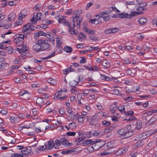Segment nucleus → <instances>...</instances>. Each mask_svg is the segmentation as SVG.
<instances>
[{"label":"nucleus","mask_w":157,"mask_h":157,"mask_svg":"<svg viewBox=\"0 0 157 157\" xmlns=\"http://www.w3.org/2000/svg\"><path fill=\"white\" fill-rule=\"evenodd\" d=\"M16 14L13 13H10L8 16V20L9 21H11L13 20L15 17Z\"/></svg>","instance_id":"2f4dec72"},{"label":"nucleus","mask_w":157,"mask_h":157,"mask_svg":"<svg viewBox=\"0 0 157 157\" xmlns=\"http://www.w3.org/2000/svg\"><path fill=\"white\" fill-rule=\"evenodd\" d=\"M137 6H140L142 7L146 6L147 5V3L141 0H137L136 1V3H135Z\"/></svg>","instance_id":"f3484780"},{"label":"nucleus","mask_w":157,"mask_h":157,"mask_svg":"<svg viewBox=\"0 0 157 157\" xmlns=\"http://www.w3.org/2000/svg\"><path fill=\"white\" fill-rule=\"evenodd\" d=\"M25 38V36L24 34H18L17 38L13 40V42L19 47L16 48L17 50L23 55H26L28 50V48L26 46L23 45L21 42Z\"/></svg>","instance_id":"f257e3e1"},{"label":"nucleus","mask_w":157,"mask_h":157,"mask_svg":"<svg viewBox=\"0 0 157 157\" xmlns=\"http://www.w3.org/2000/svg\"><path fill=\"white\" fill-rule=\"evenodd\" d=\"M23 154L14 153L12 154L11 157H23Z\"/></svg>","instance_id":"79ce46f5"},{"label":"nucleus","mask_w":157,"mask_h":157,"mask_svg":"<svg viewBox=\"0 0 157 157\" xmlns=\"http://www.w3.org/2000/svg\"><path fill=\"white\" fill-rule=\"evenodd\" d=\"M89 22L91 23L92 24L95 25H97L98 23V21H97L96 18L90 19Z\"/></svg>","instance_id":"de8ad7c7"},{"label":"nucleus","mask_w":157,"mask_h":157,"mask_svg":"<svg viewBox=\"0 0 157 157\" xmlns=\"http://www.w3.org/2000/svg\"><path fill=\"white\" fill-rule=\"evenodd\" d=\"M20 96H23V98L25 100H28L29 98L30 94L26 92L25 90H24L20 93Z\"/></svg>","instance_id":"dca6fc26"},{"label":"nucleus","mask_w":157,"mask_h":157,"mask_svg":"<svg viewBox=\"0 0 157 157\" xmlns=\"http://www.w3.org/2000/svg\"><path fill=\"white\" fill-rule=\"evenodd\" d=\"M98 120L96 114L92 117H88L87 118V121L90 123V125L92 126L96 125Z\"/></svg>","instance_id":"0eeeda50"},{"label":"nucleus","mask_w":157,"mask_h":157,"mask_svg":"<svg viewBox=\"0 0 157 157\" xmlns=\"http://www.w3.org/2000/svg\"><path fill=\"white\" fill-rule=\"evenodd\" d=\"M157 119V114H156L154 116L152 117L149 120L150 122H154Z\"/></svg>","instance_id":"3c124183"},{"label":"nucleus","mask_w":157,"mask_h":157,"mask_svg":"<svg viewBox=\"0 0 157 157\" xmlns=\"http://www.w3.org/2000/svg\"><path fill=\"white\" fill-rule=\"evenodd\" d=\"M118 78V77H112V78H111L105 75H102L101 74V78L102 80H104L106 81H109L113 79V78L115 79H117Z\"/></svg>","instance_id":"4468645a"},{"label":"nucleus","mask_w":157,"mask_h":157,"mask_svg":"<svg viewBox=\"0 0 157 157\" xmlns=\"http://www.w3.org/2000/svg\"><path fill=\"white\" fill-rule=\"evenodd\" d=\"M80 115L78 114H75L73 117V120L74 121L78 120Z\"/></svg>","instance_id":"338daca9"},{"label":"nucleus","mask_w":157,"mask_h":157,"mask_svg":"<svg viewBox=\"0 0 157 157\" xmlns=\"http://www.w3.org/2000/svg\"><path fill=\"white\" fill-rule=\"evenodd\" d=\"M89 90L85 89L83 90V92L82 93V94L83 95H85L86 96H87L89 94Z\"/></svg>","instance_id":"bf43d9fd"},{"label":"nucleus","mask_w":157,"mask_h":157,"mask_svg":"<svg viewBox=\"0 0 157 157\" xmlns=\"http://www.w3.org/2000/svg\"><path fill=\"white\" fill-rule=\"evenodd\" d=\"M142 123L140 121L137 122L136 128L138 130L142 128Z\"/></svg>","instance_id":"4c0bfd02"},{"label":"nucleus","mask_w":157,"mask_h":157,"mask_svg":"<svg viewBox=\"0 0 157 157\" xmlns=\"http://www.w3.org/2000/svg\"><path fill=\"white\" fill-rule=\"evenodd\" d=\"M80 58H81L79 62L80 63H83L86 62V59L84 57H81Z\"/></svg>","instance_id":"e2e57ef3"},{"label":"nucleus","mask_w":157,"mask_h":157,"mask_svg":"<svg viewBox=\"0 0 157 157\" xmlns=\"http://www.w3.org/2000/svg\"><path fill=\"white\" fill-rule=\"evenodd\" d=\"M105 113V112H99L97 113L96 115L99 120L103 119V117L106 118L107 117V115Z\"/></svg>","instance_id":"6ab92c4d"},{"label":"nucleus","mask_w":157,"mask_h":157,"mask_svg":"<svg viewBox=\"0 0 157 157\" xmlns=\"http://www.w3.org/2000/svg\"><path fill=\"white\" fill-rule=\"evenodd\" d=\"M108 13L105 12L103 11L101 13L99 14L98 15L96 16V17L97 18L98 17H101L103 18V19L104 18V17H105V16H107L108 15Z\"/></svg>","instance_id":"473e14b6"},{"label":"nucleus","mask_w":157,"mask_h":157,"mask_svg":"<svg viewBox=\"0 0 157 157\" xmlns=\"http://www.w3.org/2000/svg\"><path fill=\"white\" fill-rule=\"evenodd\" d=\"M79 136V137L82 139L83 140L85 138V136H84V134L82 132H78Z\"/></svg>","instance_id":"ea45409f"},{"label":"nucleus","mask_w":157,"mask_h":157,"mask_svg":"<svg viewBox=\"0 0 157 157\" xmlns=\"http://www.w3.org/2000/svg\"><path fill=\"white\" fill-rule=\"evenodd\" d=\"M46 111L47 113H49L51 112L54 113V112H56V111L55 110H52L51 109L48 107L46 109Z\"/></svg>","instance_id":"13d9d810"},{"label":"nucleus","mask_w":157,"mask_h":157,"mask_svg":"<svg viewBox=\"0 0 157 157\" xmlns=\"http://www.w3.org/2000/svg\"><path fill=\"white\" fill-rule=\"evenodd\" d=\"M143 145L142 141H138L135 143V145L136 147L140 146Z\"/></svg>","instance_id":"0e129e2a"},{"label":"nucleus","mask_w":157,"mask_h":157,"mask_svg":"<svg viewBox=\"0 0 157 157\" xmlns=\"http://www.w3.org/2000/svg\"><path fill=\"white\" fill-rule=\"evenodd\" d=\"M62 38L58 37L56 39V46L58 49H62V47L61 45L62 44V40H61Z\"/></svg>","instance_id":"aec40b11"},{"label":"nucleus","mask_w":157,"mask_h":157,"mask_svg":"<svg viewBox=\"0 0 157 157\" xmlns=\"http://www.w3.org/2000/svg\"><path fill=\"white\" fill-rule=\"evenodd\" d=\"M42 17V15L40 13H34L32 19L31 20V21L33 24H35L36 23L37 20H41Z\"/></svg>","instance_id":"6e6552de"},{"label":"nucleus","mask_w":157,"mask_h":157,"mask_svg":"<svg viewBox=\"0 0 157 157\" xmlns=\"http://www.w3.org/2000/svg\"><path fill=\"white\" fill-rule=\"evenodd\" d=\"M80 80V77L79 76H77L75 80L71 81L69 82V84L71 87H74L75 86L78 84Z\"/></svg>","instance_id":"9d476101"},{"label":"nucleus","mask_w":157,"mask_h":157,"mask_svg":"<svg viewBox=\"0 0 157 157\" xmlns=\"http://www.w3.org/2000/svg\"><path fill=\"white\" fill-rule=\"evenodd\" d=\"M84 119H85V117L80 115L78 120V122L80 123V124H83Z\"/></svg>","instance_id":"72a5a7b5"},{"label":"nucleus","mask_w":157,"mask_h":157,"mask_svg":"<svg viewBox=\"0 0 157 157\" xmlns=\"http://www.w3.org/2000/svg\"><path fill=\"white\" fill-rule=\"evenodd\" d=\"M65 16L59 18L58 22L60 23L63 24L65 25L68 27V31L72 34H76L77 32H75V30H72L71 29V25H70L69 23L65 19Z\"/></svg>","instance_id":"7ed1b4c3"},{"label":"nucleus","mask_w":157,"mask_h":157,"mask_svg":"<svg viewBox=\"0 0 157 157\" xmlns=\"http://www.w3.org/2000/svg\"><path fill=\"white\" fill-rule=\"evenodd\" d=\"M133 131H128L126 130L124 136V138H127L131 136L133 134Z\"/></svg>","instance_id":"bb28decb"},{"label":"nucleus","mask_w":157,"mask_h":157,"mask_svg":"<svg viewBox=\"0 0 157 157\" xmlns=\"http://www.w3.org/2000/svg\"><path fill=\"white\" fill-rule=\"evenodd\" d=\"M78 148H73L71 149V150H68L65 151H62V153L63 154H67L69 153H71V152H75V153H78V151H77Z\"/></svg>","instance_id":"412c9836"},{"label":"nucleus","mask_w":157,"mask_h":157,"mask_svg":"<svg viewBox=\"0 0 157 157\" xmlns=\"http://www.w3.org/2000/svg\"><path fill=\"white\" fill-rule=\"evenodd\" d=\"M134 114V112L132 111H125L124 114L126 116H133Z\"/></svg>","instance_id":"a18cd8bd"},{"label":"nucleus","mask_w":157,"mask_h":157,"mask_svg":"<svg viewBox=\"0 0 157 157\" xmlns=\"http://www.w3.org/2000/svg\"><path fill=\"white\" fill-rule=\"evenodd\" d=\"M48 42V40H38V42L40 45L42 51L48 50L50 48V45Z\"/></svg>","instance_id":"423d86ee"},{"label":"nucleus","mask_w":157,"mask_h":157,"mask_svg":"<svg viewBox=\"0 0 157 157\" xmlns=\"http://www.w3.org/2000/svg\"><path fill=\"white\" fill-rule=\"evenodd\" d=\"M141 13H138L136 11H132L130 14L127 13H118L116 15L117 17H118L121 18H129L131 19L134 17L140 14Z\"/></svg>","instance_id":"20e7f679"},{"label":"nucleus","mask_w":157,"mask_h":157,"mask_svg":"<svg viewBox=\"0 0 157 157\" xmlns=\"http://www.w3.org/2000/svg\"><path fill=\"white\" fill-rule=\"evenodd\" d=\"M83 140H82V139L78 137L77 139L75 140V142L76 144L79 145L81 144V142H82Z\"/></svg>","instance_id":"09e8293b"},{"label":"nucleus","mask_w":157,"mask_h":157,"mask_svg":"<svg viewBox=\"0 0 157 157\" xmlns=\"http://www.w3.org/2000/svg\"><path fill=\"white\" fill-rule=\"evenodd\" d=\"M10 122L12 123L15 124L17 122V120H18L16 117H13L10 116Z\"/></svg>","instance_id":"a19ab883"},{"label":"nucleus","mask_w":157,"mask_h":157,"mask_svg":"<svg viewBox=\"0 0 157 157\" xmlns=\"http://www.w3.org/2000/svg\"><path fill=\"white\" fill-rule=\"evenodd\" d=\"M64 50L67 52H70L72 50V48L70 46H65L64 48Z\"/></svg>","instance_id":"e433bc0d"},{"label":"nucleus","mask_w":157,"mask_h":157,"mask_svg":"<svg viewBox=\"0 0 157 157\" xmlns=\"http://www.w3.org/2000/svg\"><path fill=\"white\" fill-rule=\"evenodd\" d=\"M61 140H60L58 139H56L55 141L54 147L56 149H57L59 148L58 146L61 145Z\"/></svg>","instance_id":"cd10ccee"},{"label":"nucleus","mask_w":157,"mask_h":157,"mask_svg":"<svg viewBox=\"0 0 157 157\" xmlns=\"http://www.w3.org/2000/svg\"><path fill=\"white\" fill-rule=\"evenodd\" d=\"M119 29L117 28H112L104 30V33L105 34L114 33L118 32Z\"/></svg>","instance_id":"9b49d317"},{"label":"nucleus","mask_w":157,"mask_h":157,"mask_svg":"<svg viewBox=\"0 0 157 157\" xmlns=\"http://www.w3.org/2000/svg\"><path fill=\"white\" fill-rule=\"evenodd\" d=\"M117 109L122 113L124 114L126 111L124 106L123 105L119 106L118 107Z\"/></svg>","instance_id":"c756f323"},{"label":"nucleus","mask_w":157,"mask_h":157,"mask_svg":"<svg viewBox=\"0 0 157 157\" xmlns=\"http://www.w3.org/2000/svg\"><path fill=\"white\" fill-rule=\"evenodd\" d=\"M147 133L148 132H143L138 135L136 138L137 139H139L140 140L144 139L147 136V135H148Z\"/></svg>","instance_id":"ddd939ff"},{"label":"nucleus","mask_w":157,"mask_h":157,"mask_svg":"<svg viewBox=\"0 0 157 157\" xmlns=\"http://www.w3.org/2000/svg\"><path fill=\"white\" fill-rule=\"evenodd\" d=\"M139 88L138 86H133L132 89L133 92H137L139 90Z\"/></svg>","instance_id":"774afa93"},{"label":"nucleus","mask_w":157,"mask_h":157,"mask_svg":"<svg viewBox=\"0 0 157 157\" xmlns=\"http://www.w3.org/2000/svg\"><path fill=\"white\" fill-rule=\"evenodd\" d=\"M89 38L90 40L95 41H97L98 40V38L94 36H89Z\"/></svg>","instance_id":"052dcab7"},{"label":"nucleus","mask_w":157,"mask_h":157,"mask_svg":"<svg viewBox=\"0 0 157 157\" xmlns=\"http://www.w3.org/2000/svg\"><path fill=\"white\" fill-rule=\"evenodd\" d=\"M82 13L81 10H75L74 11L72 16V25H71V29L72 30H75L74 28L75 27V21L78 22H81L82 20V16H80V13Z\"/></svg>","instance_id":"f03ea898"},{"label":"nucleus","mask_w":157,"mask_h":157,"mask_svg":"<svg viewBox=\"0 0 157 157\" xmlns=\"http://www.w3.org/2000/svg\"><path fill=\"white\" fill-rule=\"evenodd\" d=\"M17 2V1H11L8 2V4L10 6H13Z\"/></svg>","instance_id":"603ef678"},{"label":"nucleus","mask_w":157,"mask_h":157,"mask_svg":"<svg viewBox=\"0 0 157 157\" xmlns=\"http://www.w3.org/2000/svg\"><path fill=\"white\" fill-rule=\"evenodd\" d=\"M125 130L124 128H121L117 132L118 134L121 136H124L125 133Z\"/></svg>","instance_id":"c9c22d12"},{"label":"nucleus","mask_w":157,"mask_h":157,"mask_svg":"<svg viewBox=\"0 0 157 157\" xmlns=\"http://www.w3.org/2000/svg\"><path fill=\"white\" fill-rule=\"evenodd\" d=\"M113 127H111L108 129H105L103 130V133L104 134L106 133H108L109 132L113 130Z\"/></svg>","instance_id":"864d4df0"},{"label":"nucleus","mask_w":157,"mask_h":157,"mask_svg":"<svg viewBox=\"0 0 157 157\" xmlns=\"http://www.w3.org/2000/svg\"><path fill=\"white\" fill-rule=\"evenodd\" d=\"M47 149L46 145H45L44 146H42L38 147L37 148L38 150H40L41 151H44Z\"/></svg>","instance_id":"c03bdc74"},{"label":"nucleus","mask_w":157,"mask_h":157,"mask_svg":"<svg viewBox=\"0 0 157 157\" xmlns=\"http://www.w3.org/2000/svg\"><path fill=\"white\" fill-rule=\"evenodd\" d=\"M138 22L141 25H144L147 22V19L145 18H140L138 20Z\"/></svg>","instance_id":"c85d7f7f"},{"label":"nucleus","mask_w":157,"mask_h":157,"mask_svg":"<svg viewBox=\"0 0 157 157\" xmlns=\"http://www.w3.org/2000/svg\"><path fill=\"white\" fill-rule=\"evenodd\" d=\"M103 66L105 67H107L109 65V64L108 63L107 61L106 60H104L101 62Z\"/></svg>","instance_id":"37998d69"},{"label":"nucleus","mask_w":157,"mask_h":157,"mask_svg":"<svg viewBox=\"0 0 157 157\" xmlns=\"http://www.w3.org/2000/svg\"><path fill=\"white\" fill-rule=\"evenodd\" d=\"M33 49L35 51L39 52L42 51L40 45L38 42L37 44H35L33 46Z\"/></svg>","instance_id":"a211bd4d"},{"label":"nucleus","mask_w":157,"mask_h":157,"mask_svg":"<svg viewBox=\"0 0 157 157\" xmlns=\"http://www.w3.org/2000/svg\"><path fill=\"white\" fill-rule=\"evenodd\" d=\"M59 113L61 115H63L65 114V109L64 108H61L59 110Z\"/></svg>","instance_id":"6e6d98bb"},{"label":"nucleus","mask_w":157,"mask_h":157,"mask_svg":"<svg viewBox=\"0 0 157 157\" xmlns=\"http://www.w3.org/2000/svg\"><path fill=\"white\" fill-rule=\"evenodd\" d=\"M27 13V10L25 9H23L19 13L18 18L19 19H22L26 15Z\"/></svg>","instance_id":"2eb2a0df"},{"label":"nucleus","mask_w":157,"mask_h":157,"mask_svg":"<svg viewBox=\"0 0 157 157\" xmlns=\"http://www.w3.org/2000/svg\"><path fill=\"white\" fill-rule=\"evenodd\" d=\"M78 97H80L81 100L78 101V103L80 106L85 105L88 103V100L86 98H84L83 97L81 93L79 94L78 95Z\"/></svg>","instance_id":"1a4fd4ad"},{"label":"nucleus","mask_w":157,"mask_h":157,"mask_svg":"<svg viewBox=\"0 0 157 157\" xmlns=\"http://www.w3.org/2000/svg\"><path fill=\"white\" fill-rule=\"evenodd\" d=\"M117 102H115L109 107V109L110 111L113 114H114L116 111L117 110Z\"/></svg>","instance_id":"f8f14e48"},{"label":"nucleus","mask_w":157,"mask_h":157,"mask_svg":"<svg viewBox=\"0 0 157 157\" xmlns=\"http://www.w3.org/2000/svg\"><path fill=\"white\" fill-rule=\"evenodd\" d=\"M136 119V118L135 117L132 116L128 119H126V120L128 121H130L135 120Z\"/></svg>","instance_id":"680f3d73"},{"label":"nucleus","mask_w":157,"mask_h":157,"mask_svg":"<svg viewBox=\"0 0 157 157\" xmlns=\"http://www.w3.org/2000/svg\"><path fill=\"white\" fill-rule=\"evenodd\" d=\"M122 154V151H121L120 149L114 153V155L115 156H119Z\"/></svg>","instance_id":"4d7b16f0"},{"label":"nucleus","mask_w":157,"mask_h":157,"mask_svg":"<svg viewBox=\"0 0 157 157\" xmlns=\"http://www.w3.org/2000/svg\"><path fill=\"white\" fill-rule=\"evenodd\" d=\"M21 151L23 154H27L31 152V147L30 146H28L25 148L24 149Z\"/></svg>","instance_id":"393cba45"},{"label":"nucleus","mask_w":157,"mask_h":157,"mask_svg":"<svg viewBox=\"0 0 157 157\" xmlns=\"http://www.w3.org/2000/svg\"><path fill=\"white\" fill-rule=\"evenodd\" d=\"M112 142H108L107 144L105 146V148L106 149H109L113 147V145L112 143Z\"/></svg>","instance_id":"f704fd0d"},{"label":"nucleus","mask_w":157,"mask_h":157,"mask_svg":"<svg viewBox=\"0 0 157 157\" xmlns=\"http://www.w3.org/2000/svg\"><path fill=\"white\" fill-rule=\"evenodd\" d=\"M76 134V133L74 132H69L67 133V135L68 136H74Z\"/></svg>","instance_id":"69168bd1"},{"label":"nucleus","mask_w":157,"mask_h":157,"mask_svg":"<svg viewBox=\"0 0 157 157\" xmlns=\"http://www.w3.org/2000/svg\"><path fill=\"white\" fill-rule=\"evenodd\" d=\"M94 140L93 141L92 140H88L83 141L82 144L83 146H86L89 144L93 145L94 144Z\"/></svg>","instance_id":"4be33fe9"},{"label":"nucleus","mask_w":157,"mask_h":157,"mask_svg":"<svg viewBox=\"0 0 157 157\" xmlns=\"http://www.w3.org/2000/svg\"><path fill=\"white\" fill-rule=\"evenodd\" d=\"M32 113H30V114H31L32 118L34 119L38 114L37 109H33L32 110Z\"/></svg>","instance_id":"a878e982"},{"label":"nucleus","mask_w":157,"mask_h":157,"mask_svg":"<svg viewBox=\"0 0 157 157\" xmlns=\"http://www.w3.org/2000/svg\"><path fill=\"white\" fill-rule=\"evenodd\" d=\"M104 146V144L102 142H97L94 141V144L93 146L88 147V149L91 151H97Z\"/></svg>","instance_id":"39448f33"},{"label":"nucleus","mask_w":157,"mask_h":157,"mask_svg":"<svg viewBox=\"0 0 157 157\" xmlns=\"http://www.w3.org/2000/svg\"><path fill=\"white\" fill-rule=\"evenodd\" d=\"M46 33L43 31H39L36 32L35 35V36L38 37L40 36H45Z\"/></svg>","instance_id":"7c9ffc66"},{"label":"nucleus","mask_w":157,"mask_h":157,"mask_svg":"<svg viewBox=\"0 0 157 157\" xmlns=\"http://www.w3.org/2000/svg\"><path fill=\"white\" fill-rule=\"evenodd\" d=\"M44 100H45V99L41 98H38L36 99V103L40 105H43L45 103Z\"/></svg>","instance_id":"5701e85b"},{"label":"nucleus","mask_w":157,"mask_h":157,"mask_svg":"<svg viewBox=\"0 0 157 157\" xmlns=\"http://www.w3.org/2000/svg\"><path fill=\"white\" fill-rule=\"evenodd\" d=\"M102 124L105 127H106L110 125L111 123L105 120L102 122Z\"/></svg>","instance_id":"58836bf2"},{"label":"nucleus","mask_w":157,"mask_h":157,"mask_svg":"<svg viewBox=\"0 0 157 157\" xmlns=\"http://www.w3.org/2000/svg\"><path fill=\"white\" fill-rule=\"evenodd\" d=\"M54 142L53 140H50L46 146L47 148L48 149H51L53 147H55Z\"/></svg>","instance_id":"b1692460"},{"label":"nucleus","mask_w":157,"mask_h":157,"mask_svg":"<svg viewBox=\"0 0 157 157\" xmlns=\"http://www.w3.org/2000/svg\"><path fill=\"white\" fill-rule=\"evenodd\" d=\"M69 127L71 128H72L74 129L76 127V124L75 122H73L71 123H70L69 124Z\"/></svg>","instance_id":"5fc2aeb1"},{"label":"nucleus","mask_w":157,"mask_h":157,"mask_svg":"<svg viewBox=\"0 0 157 157\" xmlns=\"http://www.w3.org/2000/svg\"><path fill=\"white\" fill-rule=\"evenodd\" d=\"M68 141L66 139L63 138L61 140V144L63 145H65L66 147H67Z\"/></svg>","instance_id":"8fccbe9b"},{"label":"nucleus","mask_w":157,"mask_h":157,"mask_svg":"<svg viewBox=\"0 0 157 157\" xmlns=\"http://www.w3.org/2000/svg\"><path fill=\"white\" fill-rule=\"evenodd\" d=\"M48 82L52 85H55L56 83V81L55 79L49 78L48 79Z\"/></svg>","instance_id":"49530a36"}]
</instances>
